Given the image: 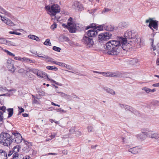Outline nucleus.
<instances>
[{
	"label": "nucleus",
	"mask_w": 159,
	"mask_h": 159,
	"mask_svg": "<svg viewBox=\"0 0 159 159\" xmlns=\"http://www.w3.org/2000/svg\"><path fill=\"white\" fill-rule=\"evenodd\" d=\"M21 61L24 62L29 63H34L35 61L34 60H32L30 58L25 57L22 58Z\"/></svg>",
	"instance_id": "nucleus-21"
},
{
	"label": "nucleus",
	"mask_w": 159,
	"mask_h": 159,
	"mask_svg": "<svg viewBox=\"0 0 159 159\" xmlns=\"http://www.w3.org/2000/svg\"><path fill=\"white\" fill-rule=\"evenodd\" d=\"M22 58L20 57H14V59L16 60H18L19 61H21Z\"/></svg>",
	"instance_id": "nucleus-56"
},
{
	"label": "nucleus",
	"mask_w": 159,
	"mask_h": 159,
	"mask_svg": "<svg viewBox=\"0 0 159 159\" xmlns=\"http://www.w3.org/2000/svg\"><path fill=\"white\" fill-rule=\"evenodd\" d=\"M18 71L19 73H22L24 72L25 70L23 69H20Z\"/></svg>",
	"instance_id": "nucleus-61"
},
{
	"label": "nucleus",
	"mask_w": 159,
	"mask_h": 159,
	"mask_svg": "<svg viewBox=\"0 0 159 159\" xmlns=\"http://www.w3.org/2000/svg\"><path fill=\"white\" fill-rule=\"evenodd\" d=\"M57 27V25L56 23H54L51 26V28L53 30L55 29Z\"/></svg>",
	"instance_id": "nucleus-48"
},
{
	"label": "nucleus",
	"mask_w": 159,
	"mask_h": 159,
	"mask_svg": "<svg viewBox=\"0 0 159 159\" xmlns=\"http://www.w3.org/2000/svg\"><path fill=\"white\" fill-rule=\"evenodd\" d=\"M9 33L11 34H16V35H21V33L18 32L16 31H10L9 32Z\"/></svg>",
	"instance_id": "nucleus-42"
},
{
	"label": "nucleus",
	"mask_w": 159,
	"mask_h": 159,
	"mask_svg": "<svg viewBox=\"0 0 159 159\" xmlns=\"http://www.w3.org/2000/svg\"><path fill=\"white\" fill-rule=\"evenodd\" d=\"M35 55H37V57H38L45 59L46 60H47V61L48 62H51L52 63L55 64V61H53V59L52 58L48 56L43 55V56H40L38 55V54L37 53V52L36 53Z\"/></svg>",
	"instance_id": "nucleus-12"
},
{
	"label": "nucleus",
	"mask_w": 159,
	"mask_h": 159,
	"mask_svg": "<svg viewBox=\"0 0 159 159\" xmlns=\"http://www.w3.org/2000/svg\"><path fill=\"white\" fill-rule=\"evenodd\" d=\"M19 150L18 146L14 147L13 149V152H14L13 156H17L18 154L17 153Z\"/></svg>",
	"instance_id": "nucleus-27"
},
{
	"label": "nucleus",
	"mask_w": 159,
	"mask_h": 159,
	"mask_svg": "<svg viewBox=\"0 0 159 159\" xmlns=\"http://www.w3.org/2000/svg\"><path fill=\"white\" fill-rule=\"evenodd\" d=\"M68 30L71 33H75L76 31V29L75 26L72 23V25H70L68 27Z\"/></svg>",
	"instance_id": "nucleus-25"
},
{
	"label": "nucleus",
	"mask_w": 159,
	"mask_h": 159,
	"mask_svg": "<svg viewBox=\"0 0 159 159\" xmlns=\"http://www.w3.org/2000/svg\"><path fill=\"white\" fill-rule=\"evenodd\" d=\"M6 42L7 43V44L8 45H13L12 43H13L11 42V41H6Z\"/></svg>",
	"instance_id": "nucleus-58"
},
{
	"label": "nucleus",
	"mask_w": 159,
	"mask_h": 159,
	"mask_svg": "<svg viewBox=\"0 0 159 159\" xmlns=\"http://www.w3.org/2000/svg\"><path fill=\"white\" fill-rule=\"evenodd\" d=\"M120 41L111 40L107 42L106 44L107 53L111 55H117L119 53L118 48L120 46Z\"/></svg>",
	"instance_id": "nucleus-2"
},
{
	"label": "nucleus",
	"mask_w": 159,
	"mask_h": 159,
	"mask_svg": "<svg viewBox=\"0 0 159 159\" xmlns=\"http://www.w3.org/2000/svg\"><path fill=\"white\" fill-rule=\"evenodd\" d=\"M0 16L1 17L2 21H3L7 25L10 26H14L15 25L14 23L11 20L8 19H6L1 15H0Z\"/></svg>",
	"instance_id": "nucleus-14"
},
{
	"label": "nucleus",
	"mask_w": 159,
	"mask_h": 159,
	"mask_svg": "<svg viewBox=\"0 0 159 159\" xmlns=\"http://www.w3.org/2000/svg\"><path fill=\"white\" fill-rule=\"evenodd\" d=\"M137 33L134 30L127 31L124 34V39H130L131 40L133 39H134V38H136Z\"/></svg>",
	"instance_id": "nucleus-6"
},
{
	"label": "nucleus",
	"mask_w": 159,
	"mask_h": 159,
	"mask_svg": "<svg viewBox=\"0 0 159 159\" xmlns=\"http://www.w3.org/2000/svg\"><path fill=\"white\" fill-rule=\"evenodd\" d=\"M122 139L123 144H124L125 143H132V140L130 139V138L128 139L122 137Z\"/></svg>",
	"instance_id": "nucleus-26"
},
{
	"label": "nucleus",
	"mask_w": 159,
	"mask_h": 159,
	"mask_svg": "<svg viewBox=\"0 0 159 159\" xmlns=\"http://www.w3.org/2000/svg\"><path fill=\"white\" fill-rule=\"evenodd\" d=\"M38 76L44 79H46L47 78H48V77L47 74L45 72L41 70L39 71Z\"/></svg>",
	"instance_id": "nucleus-23"
},
{
	"label": "nucleus",
	"mask_w": 159,
	"mask_h": 159,
	"mask_svg": "<svg viewBox=\"0 0 159 159\" xmlns=\"http://www.w3.org/2000/svg\"><path fill=\"white\" fill-rule=\"evenodd\" d=\"M64 67H66L67 69L71 70L72 69V68L70 66L65 64V66Z\"/></svg>",
	"instance_id": "nucleus-50"
},
{
	"label": "nucleus",
	"mask_w": 159,
	"mask_h": 159,
	"mask_svg": "<svg viewBox=\"0 0 159 159\" xmlns=\"http://www.w3.org/2000/svg\"><path fill=\"white\" fill-rule=\"evenodd\" d=\"M24 141L26 145V146L24 148L25 151L27 152L29 151V148L32 146V143L24 140Z\"/></svg>",
	"instance_id": "nucleus-19"
},
{
	"label": "nucleus",
	"mask_w": 159,
	"mask_h": 159,
	"mask_svg": "<svg viewBox=\"0 0 159 159\" xmlns=\"http://www.w3.org/2000/svg\"><path fill=\"white\" fill-rule=\"evenodd\" d=\"M96 26H97L95 24L92 23V24H91L90 25L88 26L86 28V29L87 30L90 28H95L96 27Z\"/></svg>",
	"instance_id": "nucleus-37"
},
{
	"label": "nucleus",
	"mask_w": 159,
	"mask_h": 159,
	"mask_svg": "<svg viewBox=\"0 0 159 159\" xmlns=\"http://www.w3.org/2000/svg\"><path fill=\"white\" fill-rule=\"evenodd\" d=\"M105 24H103L102 25H98L95 28H94L95 29H96V31L97 32V30L101 31L103 30H104Z\"/></svg>",
	"instance_id": "nucleus-30"
},
{
	"label": "nucleus",
	"mask_w": 159,
	"mask_h": 159,
	"mask_svg": "<svg viewBox=\"0 0 159 159\" xmlns=\"http://www.w3.org/2000/svg\"><path fill=\"white\" fill-rule=\"evenodd\" d=\"M74 6L76 7V9L78 11H81L83 9V7L80 3L79 2H76L74 4Z\"/></svg>",
	"instance_id": "nucleus-22"
},
{
	"label": "nucleus",
	"mask_w": 159,
	"mask_h": 159,
	"mask_svg": "<svg viewBox=\"0 0 159 159\" xmlns=\"http://www.w3.org/2000/svg\"><path fill=\"white\" fill-rule=\"evenodd\" d=\"M124 108L125 110H129L131 111H133L132 108L128 105H125Z\"/></svg>",
	"instance_id": "nucleus-41"
},
{
	"label": "nucleus",
	"mask_w": 159,
	"mask_h": 159,
	"mask_svg": "<svg viewBox=\"0 0 159 159\" xmlns=\"http://www.w3.org/2000/svg\"><path fill=\"white\" fill-rule=\"evenodd\" d=\"M150 40L151 41V45L152 46V48L153 49V50L154 51L156 49V46H154L153 45V42H154V39H150Z\"/></svg>",
	"instance_id": "nucleus-40"
},
{
	"label": "nucleus",
	"mask_w": 159,
	"mask_h": 159,
	"mask_svg": "<svg viewBox=\"0 0 159 159\" xmlns=\"http://www.w3.org/2000/svg\"><path fill=\"white\" fill-rule=\"evenodd\" d=\"M82 41L85 45L88 47H92L94 44L93 39L86 36L84 37Z\"/></svg>",
	"instance_id": "nucleus-8"
},
{
	"label": "nucleus",
	"mask_w": 159,
	"mask_h": 159,
	"mask_svg": "<svg viewBox=\"0 0 159 159\" xmlns=\"http://www.w3.org/2000/svg\"><path fill=\"white\" fill-rule=\"evenodd\" d=\"M46 68L50 70L57 71L58 70V68L56 67L53 66H48L46 67Z\"/></svg>",
	"instance_id": "nucleus-33"
},
{
	"label": "nucleus",
	"mask_w": 159,
	"mask_h": 159,
	"mask_svg": "<svg viewBox=\"0 0 159 159\" xmlns=\"http://www.w3.org/2000/svg\"><path fill=\"white\" fill-rule=\"evenodd\" d=\"M6 42V39H0V43H5Z\"/></svg>",
	"instance_id": "nucleus-54"
},
{
	"label": "nucleus",
	"mask_w": 159,
	"mask_h": 159,
	"mask_svg": "<svg viewBox=\"0 0 159 159\" xmlns=\"http://www.w3.org/2000/svg\"><path fill=\"white\" fill-rule=\"evenodd\" d=\"M95 28H92L89 30L87 32V35L89 37H92L95 36L98 34V32Z\"/></svg>",
	"instance_id": "nucleus-13"
},
{
	"label": "nucleus",
	"mask_w": 159,
	"mask_h": 159,
	"mask_svg": "<svg viewBox=\"0 0 159 159\" xmlns=\"http://www.w3.org/2000/svg\"><path fill=\"white\" fill-rule=\"evenodd\" d=\"M7 154L4 150L0 149V159H7Z\"/></svg>",
	"instance_id": "nucleus-18"
},
{
	"label": "nucleus",
	"mask_w": 159,
	"mask_h": 159,
	"mask_svg": "<svg viewBox=\"0 0 159 159\" xmlns=\"http://www.w3.org/2000/svg\"><path fill=\"white\" fill-rule=\"evenodd\" d=\"M7 111L8 113L7 117L10 118L12 116L13 114V108H9L7 109Z\"/></svg>",
	"instance_id": "nucleus-31"
},
{
	"label": "nucleus",
	"mask_w": 159,
	"mask_h": 159,
	"mask_svg": "<svg viewBox=\"0 0 159 159\" xmlns=\"http://www.w3.org/2000/svg\"><path fill=\"white\" fill-rule=\"evenodd\" d=\"M152 86L153 87H159V82L157 83H156L155 84H153L152 85Z\"/></svg>",
	"instance_id": "nucleus-59"
},
{
	"label": "nucleus",
	"mask_w": 159,
	"mask_h": 159,
	"mask_svg": "<svg viewBox=\"0 0 159 159\" xmlns=\"http://www.w3.org/2000/svg\"><path fill=\"white\" fill-rule=\"evenodd\" d=\"M28 38L34 40L38 41H40L39 38L35 35L30 34L28 36Z\"/></svg>",
	"instance_id": "nucleus-28"
},
{
	"label": "nucleus",
	"mask_w": 159,
	"mask_h": 159,
	"mask_svg": "<svg viewBox=\"0 0 159 159\" xmlns=\"http://www.w3.org/2000/svg\"><path fill=\"white\" fill-rule=\"evenodd\" d=\"M40 70H38L37 69H30L28 71L32 72L34 74H36L37 76L39 74V72Z\"/></svg>",
	"instance_id": "nucleus-34"
},
{
	"label": "nucleus",
	"mask_w": 159,
	"mask_h": 159,
	"mask_svg": "<svg viewBox=\"0 0 159 159\" xmlns=\"http://www.w3.org/2000/svg\"><path fill=\"white\" fill-rule=\"evenodd\" d=\"M0 12L4 14H7V12L3 8H2L1 7H0Z\"/></svg>",
	"instance_id": "nucleus-45"
},
{
	"label": "nucleus",
	"mask_w": 159,
	"mask_h": 159,
	"mask_svg": "<svg viewBox=\"0 0 159 159\" xmlns=\"http://www.w3.org/2000/svg\"><path fill=\"white\" fill-rule=\"evenodd\" d=\"M107 76L110 77H120L122 75L121 73L118 72L116 73L111 72H106Z\"/></svg>",
	"instance_id": "nucleus-15"
},
{
	"label": "nucleus",
	"mask_w": 159,
	"mask_h": 159,
	"mask_svg": "<svg viewBox=\"0 0 159 159\" xmlns=\"http://www.w3.org/2000/svg\"><path fill=\"white\" fill-rule=\"evenodd\" d=\"M131 61L132 63L134 64L138 62V60L136 59H133Z\"/></svg>",
	"instance_id": "nucleus-55"
},
{
	"label": "nucleus",
	"mask_w": 159,
	"mask_h": 159,
	"mask_svg": "<svg viewBox=\"0 0 159 159\" xmlns=\"http://www.w3.org/2000/svg\"><path fill=\"white\" fill-rule=\"evenodd\" d=\"M105 90H106L108 93H110L113 95H114L115 94V91L109 88H107L106 89H105Z\"/></svg>",
	"instance_id": "nucleus-32"
},
{
	"label": "nucleus",
	"mask_w": 159,
	"mask_h": 159,
	"mask_svg": "<svg viewBox=\"0 0 159 159\" xmlns=\"http://www.w3.org/2000/svg\"><path fill=\"white\" fill-rule=\"evenodd\" d=\"M112 36V34L110 32H105L100 34L98 36V39L100 41H106L110 39Z\"/></svg>",
	"instance_id": "nucleus-7"
},
{
	"label": "nucleus",
	"mask_w": 159,
	"mask_h": 159,
	"mask_svg": "<svg viewBox=\"0 0 159 159\" xmlns=\"http://www.w3.org/2000/svg\"><path fill=\"white\" fill-rule=\"evenodd\" d=\"M52 49L55 51L58 52H60V50H61V49L59 47H57L55 46H54L53 47Z\"/></svg>",
	"instance_id": "nucleus-44"
},
{
	"label": "nucleus",
	"mask_w": 159,
	"mask_h": 159,
	"mask_svg": "<svg viewBox=\"0 0 159 159\" xmlns=\"http://www.w3.org/2000/svg\"><path fill=\"white\" fill-rule=\"evenodd\" d=\"M128 24L127 23L122 22L120 23L118 25V27L120 28H123L127 27Z\"/></svg>",
	"instance_id": "nucleus-29"
},
{
	"label": "nucleus",
	"mask_w": 159,
	"mask_h": 159,
	"mask_svg": "<svg viewBox=\"0 0 159 159\" xmlns=\"http://www.w3.org/2000/svg\"><path fill=\"white\" fill-rule=\"evenodd\" d=\"M14 154V152H13V151H10L9 153L8 154V157H9L10 156H11L12 154Z\"/></svg>",
	"instance_id": "nucleus-62"
},
{
	"label": "nucleus",
	"mask_w": 159,
	"mask_h": 159,
	"mask_svg": "<svg viewBox=\"0 0 159 159\" xmlns=\"http://www.w3.org/2000/svg\"><path fill=\"white\" fill-rule=\"evenodd\" d=\"M140 151V148L137 147H134L129 149L128 151L131 152L133 154H136Z\"/></svg>",
	"instance_id": "nucleus-16"
},
{
	"label": "nucleus",
	"mask_w": 159,
	"mask_h": 159,
	"mask_svg": "<svg viewBox=\"0 0 159 159\" xmlns=\"http://www.w3.org/2000/svg\"><path fill=\"white\" fill-rule=\"evenodd\" d=\"M6 110V107L4 106H0V110H1L4 112H5Z\"/></svg>",
	"instance_id": "nucleus-51"
},
{
	"label": "nucleus",
	"mask_w": 159,
	"mask_h": 159,
	"mask_svg": "<svg viewBox=\"0 0 159 159\" xmlns=\"http://www.w3.org/2000/svg\"><path fill=\"white\" fill-rule=\"evenodd\" d=\"M145 22L146 23H149L148 27L150 29L154 32V30L153 29L157 30L158 27V21L153 20L152 18H149L148 19L146 20Z\"/></svg>",
	"instance_id": "nucleus-5"
},
{
	"label": "nucleus",
	"mask_w": 159,
	"mask_h": 159,
	"mask_svg": "<svg viewBox=\"0 0 159 159\" xmlns=\"http://www.w3.org/2000/svg\"><path fill=\"white\" fill-rule=\"evenodd\" d=\"M125 131V136H127V135H128V134L131 133L129 132H128V131Z\"/></svg>",
	"instance_id": "nucleus-64"
},
{
	"label": "nucleus",
	"mask_w": 159,
	"mask_h": 159,
	"mask_svg": "<svg viewBox=\"0 0 159 159\" xmlns=\"http://www.w3.org/2000/svg\"><path fill=\"white\" fill-rule=\"evenodd\" d=\"M14 137L8 133L2 132L0 134V143L5 146H9L12 143H19L22 140V136L18 133H12Z\"/></svg>",
	"instance_id": "nucleus-1"
},
{
	"label": "nucleus",
	"mask_w": 159,
	"mask_h": 159,
	"mask_svg": "<svg viewBox=\"0 0 159 159\" xmlns=\"http://www.w3.org/2000/svg\"><path fill=\"white\" fill-rule=\"evenodd\" d=\"M142 90H144L147 93H149L150 92V89L146 88V87H144L142 88Z\"/></svg>",
	"instance_id": "nucleus-47"
},
{
	"label": "nucleus",
	"mask_w": 159,
	"mask_h": 159,
	"mask_svg": "<svg viewBox=\"0 0 159 159\" xmlns=\"http://www.w3.org/2000/svg\"><path fill=\"white\" fill-rule=\"evenodd\" d=\"M69 132L70 134H74L77 136H79L81 135V132L78 130H70Z\"/></svg>",
	"instance_id": "nucleus-20"
},
{
	"label": "nucleus",
	"mask_w": 159,
	"mask_h": 159,
	"mask_svg": "<svg viewBox=\"0 0 159 159\" xmlns=\"http://www.w3.org/2000/svg\"><path fill=\"white\" fill-rule=\"evenodd\" d=\"M45 8L46 10L49 12V14L53 16H55L56 13L59 12L60 11V7L57 4L46 6Z\"/></svg>",
	"instance_id": "nucleus-4"
},
{
	"label": "nucleus",
	"mask_w": 159,
	"mask_h": 159,
	"mask_svg": "<svg viewBox=\"0 0 159 159\" xmlns=\"http://www.w3.org/2000/svg\"><path fill=\"white\" fill-rule=\"evenodd\" d=\"M57 112H60L61 113H62V112L66 113V111H65L64 110L61 109V108L58 109H57Z\"/></svg>",
	"instance_id": "nucleus-52"
},
{
	"label": "nucleus",
	"mask_w": 159,
	"mask_h": 159,
	"mask_svg": "<svg viewBox=\"0 0 159 159\" xmlns=\"http://www.w3.org/2000/svg\"><path fill=\"white\" fill-rule=\"evenodd\" d=\"M141 39L139 38H134V39H133L129 41V42L131 43V42L133 41V43H135V46L134 47H136L137 48H139L140 47V42H141Z\"/></svg>",
	"instance_id": "nucleus-11"
},
{
	"label": "nucleus",
	"mask_w": 159,
	"mask_h": 159,
	"mask_svg": "<svg viewBox=\"0 0 159 159\" xmlns=\"http://www.w3.org/2000/svg\"><path fill=\"white\" fill-rule=\"evenodd\" d=\"M43 44L45 45L51 46V43L50 42V40L49 39H47L44 42Z\"/></svg>",
	"instance_id": "nucleus-36"
},
{
	"label": "nucleus",
	"mask_w": 159,
	"mask_h": 159,
	"mask_svg": "<svg viewBox=\"0 0 159 159\" xmlns=\"http://www.w3.org/2000/svg\"><path fill=\"white\" fill-rule=\"evenodd\" d=\"M146 133L147 137L152 139H157L159 138V134L151 130H147Z\"/></svg>",
	"instance_id": "nucleus-9"
},
{
	"label": "nucleus",
	"mask_w": 159,
	"mask_h": 159,
	"mask_svg": "<svg viewBox=\"0 0 159 159\" xmlns=\"http://www.w3.org/2000/svg\"><path fill=\"white\" fill-rule=\"evenodd\" d=\"M114 29V27L112 25H107L105 24L104 30L107 31H113Z\"/></svg>",
	"instance_id": "nucleus-24"
},
{
	"label": "nucleus",
	"mask_w": 159,
	"mask_h": 159,
	"mask_svg": "<svg viewBox=\"0 0 159 159\" xmlns=\"http://www.w3.org/2000/svg\"><path fill=\"white\" fill-rule=\"evenodd\" d=\"M70 25H72V23L70 22H68L67 23V25L65 24H62V25L64 27H65L67 29H68V27L70 26Z\"/></svg>",
	"instance_id": "nucleus-39"
},
{
	"label": "nucleus",
	"mask_w": 159,
	"mask_h": 159,
	"mask_svg": "<svg viewBox=\"0 0 159 159\" xmlns=\"http://www.w3.org/2000/svg\"><path fill=\"white\" fill-rule=\"evenodd\" d=\"M57 93H61L62 94H63L64 96H67V97H69V98H70V97H71V96L70 95H67V94L64 93H61V92H58L57 91Z\"/></svg>",
	"instance_id": "nucleus-57"
},
{
	"label": "nucleus",
	"mask_w": 159,
	"mask_h": 159,
	"mask_svg": "<svg viewBox=\"0 0 159 159\" xmlns=\"http://www.w3.org/2000/svg\"><path fill=\"white\" fill-rule=\"evenodd\" d=\"M12 61L11 59H8L6 62L7 66L9 70L14 71L16 68L14 67Z\"/></svg>",
	"instance_id": "nucleus-10"
},
{
	"label": "nucleus",
	"mask_w": 159,
	"mask_h": 159,
	"mask_svg": "<svg viewBox=\"0 0 159 159\" xmlns=\"http://www.w3.org/2000/svg\"><path fill=\"white\" fill-rule=\"evenodd\" d=\"M18 108L20 110L19 111V113H21L23 112L24 111V109L21 107H18Z\"/></svg>",
	"instance_id": "nucleus-53"
},
{
	"label": "nucleus",
	"mask_w": 159,
	"mask_h": 159,
	"mask_svg": "<svg viewBox=\"0 0 159 159\" xmlns=\"http://www.w3.org/2000/svg\"><path fill=\"white\" fill-rule=\"evenodd\" d=\"M127 40L126 39L124 38L121 39V42L120 41V47L118 48L119 49V52H120V50L122 48L124 50H126V49H130L135 46V44L133 43V41L131 42L130 43L129 42V43H127Z\"/></svg>",
	"instance_id": "nucleus-3"
},
{
	"label": "nucleus",
	"mask_w": 159,
	"mask_h": 159,
	"mask_svg": "<svg viewBox=\"0 0 159 159\" xmlns=\"http://www.w3.org/2000/svg\"><path fill=\"white\" fill-rule=\"evenodd\" d=\"M55 64L58 65L60 66L64 67L65 66V63H62V62H57V61H55Z\"/></svg>",
	"instance_id": "nucleus-38"
},
{
	"label": "nucleus",
	"mask_w": 159,
	"mask_h": 159,
	"mask_svg": "<svg viewBox=\"0 0 159 159\" xmlns=\"http://www.w3.org/2000/svg\"><path fill=\"white\" fill-rule=\"evenodd\" d=\"M21 159H32V158L29 156H26L25 157H23V155H21Z\"/></svg>",
	"instance_id": "nucleus-43"
},
{
	"label": "nucleus",
	"mask_w": 159,
	"mask_h": 159,
	"mask_svg": "<svg viewBox=\"0 0 159 159\" xmlns=\"http://www.w3.org/2000/svg\"><path fill=\"white\" fill-rule=\"evenodd\" d=\"M101 74H102V75H103L104 76H107L106 72H101Z\"/></svg>",
	"instance_id": "nucleus-63"
},
{
	"label": "nucleus",
	"mask_w": 159,
	"mask_h": 159,
	"mask_svg": "<svg viewBox=\"0 0 159 159\" xmlns=\"http://www.w3.org/2000/svg\"><path fill=\"white\" fill-rule=\"evenodd\" d=\"M109 9L108 8H105L104 10H103L102 11V13H104L106 12H108L109 11Z\"/></svg>",
	"instance_id": "nucleus-60"
},
{
	"label": "nucleus",
	"mask_w": 159,
	"mask_h": 159,
	"mask_svg": "<svg viewBox=\"0 0 159 159\" xmlns=\"http://www.w3.org/2000/svg\"><path fill=\"white\" fill-rule=\"evenodd\" d=\"M5 52H6L7 53L8 55H9L10 56H12L13 57L15 56V55L14 54L8 51V50H5Z\"/></svg>",
	"instance_id": "nucleus-49"
},
{
	"label": "nucleus",
	"mask_w": 159,
	"mask_h": 159,
	"mask_svg": "<svg viewBox=\"0 0 159 159\" xmlns=\"http://www.w3.org/2000/svg\"><path fill=\"white\" fill-rule=\"evenodd\" d=\"M147 131L144 132H142L140 134L137 135V137L139 139H140L141 140H143L146 139V137L147 136V134L146 133Z\"/></svg>",
	"instance_id": "nucleus-17"
},
{
	"label": "nucleus",
	"mask_w": 159,
	"mask_h": 159,
	"mask_svg": "<svg viewBox=\"0 0 159 159\" xmlns=\"http://www.w3.org/2000/svg\"><path fill=\"white\" fill-rule=\"evenodd\" d=\"M4 112L3 111H0V121L1 122H2L3 120V116L2 115Z\"/></svg>",
	"instance_id": "nucleus-46"
},
{
	"label": "nucleus",
	"mask_w": 159,
	"mask_h": 159,
	"mask_svg": "<svg viewBox=\"0 0 159 159\" xmlns=\"http://www.w3.org/2000/svg\"><path fill=\"white\" fill-rule=\"evenodd\" d=\"M36 99H40V98H32L33 104H39L40 103V102L39 101L36 100Z\"/></svg>",
	"instance_id": "nucleus-35"
}]
</instances>
